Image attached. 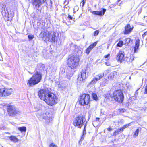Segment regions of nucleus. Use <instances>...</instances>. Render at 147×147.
<instances>
[{
	"mask_svg": "<svg viewBox=\"0 0 147 147\" xmlns=\"http://www.w3.org/2000/svg\"><path fill=\"white\" fill-rule=\"evenodd\" d=\"M115 73H116L117 74H115V75H119V73L117 72H115Z\"/></svg>",
	"mask_w": 147,
	"mask_h": 147,
	"instance_id": "obj_51",
	"label": "nucleus"
},
{
	"mask_svg": "<svg viewBox=\"0 0 147 147\" xmlns=\"http://www.w3.org/2000/svg\"><path fill=\"white\" fill-rule=\"evenodd\" d=\"M86 125H87L86 123L84 125V129L83 130V131H86Z\"/></svg>",
	"mask_w": 147,
	"mask_h": 147,
	"instance_id": "obj_43",
	"label": "nucleus"
},
{
	"mask_svg": "<svg viewBox=\"0 0 147 147\" xmlns=\"http://www.w3.org/2000/svg\"><path fill=\"white\" fill-rule=\"evenodd\" d=\"M49 92L47 90L41 89L38 92V94L40 98L45 101Z\"/></svg>",
	"mask_w": 147,
	"mask_h": 147,
	"instance_id": "obj_7",
	"label": "nucleus"
},
{
	"mask_svg": "<svg viewBox=\"0 0 147 147\" xmlns=\"http://www.w3.org/2000/svg\"><path fill=\"white\" fill-rule=\"evenodd\" d=\"M119 111L121 113H123L125 112V110L124 109L121 108L119 109Z\"/></svg>",
	"mask_w": 147,
	"mask_h": 147,
	"instance_id": "obj_37",
	"label": "nucleus"
},
{
	"mask_svg": "<svg viewBox=\"0 0 147 147\" xmlns=\"http://www.w3.org/2000/svg\"><path fill=\"white\" fill-rule=\"evenodd\" d=\"M102 10L100 11H92L91 12L93 14L98 15L100 16H103L106 10L104 8L102 9Z\"/></svg>",
	"mask_w": 147,
	"mask_h": 147,
	"instance_id": "obj_18",
	"label": "nucleus"
},
{
	"mask_svg": "<svg viewBox=\"0 0 147 147\" xmlns=\"http://www.w3.org/2000/svg\"><path fill=\"white\" fill-rule=\"evenodd\" d=\"M124 52L123 50H121L117 54V59L121 63L123 62L125 60Z\"/></svg>",
	"mask_w": 147,
	"mask_h": 147,
	"instance_id": "obj_12",
	"label": "nucleus"
},
{
	"mask_svg": "<svg viewBox=\"0 0 147 147\" xmlns=\"http://www.w3.org/2000/svg\"><path fill=\"white\" fill-rule=\"evenodd\" d=\"M110 56V54H107V55H106L105 56H104V57L105 58H108Z\"/></svg>",
	"mask_w": 147,
	"mask_h": 147,
	"instance_id": "obj_42",
	"label": "nucleus"
},
{
	"mask_svg": "<svg viewBox=\"0 0 147 147\" xmlns=\"http://www.w3.org/2000/svg\"><path fill=\"white\" fill-rule=\"evenodd\" d=\"M138 90H137L135 92V96H137V95L138 94Z\"/></svg>",
	"mask_w": 147,
	"mask_h": 147,
	"instance_id": "obj_47",
	"label": "nucleus"
},
{
	"mask_svg": "<svg viewBox=\"0 0 147 147\" xmlns=\"http://www.w3.org/2000/svg\"><path fill=\"white\" fill-rule=\"evenodd\" d=\"M133 28V27H131L129 24L127 25L125 27V30L124 32L125 34H127L130 33Z\"/></svg>",
	"mask_w": 147,
	"mask_h": 147,
	"instance_id": "obj_16",
	"label": "nucleus"
},
{
	"mask_svg": "<svg viewBox=\"0 0 147 147\" xmlns=\"http://www.w3.org/2000/svg\"><path fill=\"white\" fill-rule=\"evenodd\" d=\"M2 92L3 93V96H7L11 94L13 90L11 88H2Z\"/></svg>",
	"mask_w": 147,
	"mask_h": 147,
	"instance_id": "obj_13",
	"label": "nucleus"
},
{
	"mask_svg": "<svg viewBox=\"0 0 147 147\" xmlns=\"http://www.w3.org/2000/svg\"><path fill=\"white\" fill-rule=\"evenodd\" d=\"M68 17H69V18L70 19H71V20H72V19L73 17L71 15H70L69 14V15H68Z\"/></svg>",
	"mask_w": 147,
	"mask_h": 147,
	"instance_id": "obj_45",
	"label": "nucleus"
},
{
	"mask_svg": "<svg viewBox=\"0 0 147 147\" xmlns=\"http://www.w3.org/2000/svg\"><path fill=\"white\" fill-rule=\"evenodd\" d=\"M42 78L41 73L36 72L28 80L27 84L29 86L32 87L40 82Z\"/></svg>",
	"mask_w": 147,
	"mask_h": 147,
	"instance_id": "obj_1",
	"label": "nucleus"
},
{
	"mask_svg": "<svg viewBox=\"0 0 147 147\" xmlns=\"http://www.w3.org/2000/svg\"><path fill=\"white\" fill-rule=\"evenodd\" d=\"M77 66L75 65H69V67L71 69H76Z\"/></svg>",
	"mask_w": 147,
	"mask_h": 147,
	"instance_id": "obj_30",
	"label": "nucleus"
},
{
	"mask_svg": "<svg viewBox=\"0 0 147 147\" xmlns=\"http://www.w3.org/2000/svg\"><path fill=\"white\" fill-rule=\"evenodd\" d=\"M9 138L11 141L15 142H17L18 141V140L15 136H11Z\"/></svg>",
	"mask_w": 147,
	"mask_h": 147,
	"instance_id": "obj_23",
	"label": "nucleus"
},
{
	"mask_svg": "<svg viewBox=\"0 0 147 147\" xmlns=\"http://www.w3.org/2000/svg\"><path fill=\"white\" fill-rule=\"evenodd\" d=\"M112 98L119 103H122L123 101L124 96L121 90H118L113 92Z\"/></svg>",
	"mask_w": 147,
	"mask_h": 147,
	"instance_id": "obj_3",
	"label": "nucleus"
},
{
	"mask_svg": "<svg viewBox=\"0 0 147 147\" xmlns=\"http://www.w3.org/2000/svg\"><path fill=\"white\" fill-rule=\"evenodd\" d=\"M99 33V31L98 30L95 31L94 33V35L95 36H97Z\"/></svg>",
	"mask_w": 147,
	"mask_h": 147,
	"instance_id": "obj_35",
	"label": "nucleus"
},
{
	"mask_svg": "<svg viewBox=\"0 0 147 147\" xmlns=\"http://www.w3.org/2000/svg\"><path fill=\"white\" fill-rule=\"evenodd\" d=\"M105 97H107V96H105Z\"/></svg>",
	"mask_w": 147,
	"mask_h": 147,
	"instance_id": "obj_56",
	"label": "nucleus"
},
{
	"mask_svg": "<svg viewBox=\"0 0 147 147\" xmlns=\"http://www.w3.org/2000/svg\"><path fill=\"white\" fill-rule=\"evenodd\" d=\"M139 40H136L135 42V45L134 47V51L135 53H137L139 46Z\"/></svg>",
	"mask_w": 147,
	"mask_h": 147,
	"instance_id": "obj_20",
	"label": "nucleus"
},
{
	"mask_svg": "<svg viewBox=\"0 0 147 147\" xmlns=\"http://www.w3.org/2000/svg\"><path fill=\"white\" fill-rule=\"evenodd\" d=\"M86 119L83 115H80L76 117L73 121L74 125L78 128H81L85 122Z\"/></svg>",
	"mask_w": 147,
	"mask_h": 147,
	"instance_id": "obj_4",
	"label": "nucleus"
},
{
	"mask_svg": "<svg viewBox=\"0 0 147 147\" xmlns=\"http://www.w3.org/2000/svg\"><path fill=\"white\" fill-rule=\"evenodd\" d=\"M146 36H147V32H145L144 34L142 35V37L143 38H146Z\"/></svg>",
	"mask_w": 147,
	"mask_h": 147,
	"instance_id": "obj_38",
	"label": "nucleus"
},
{
	"mask_svg": "<svg viewBox=\"0 0 147 147\" xmlns=\"http://www.w3.org/2000/svg\"><path fill=\"white\" fill-rule=\"evenodd\" d=\"M90 101V96L88 94H83L80 97V103L82 105H88Z\"/></svg>",
	"mask_w": 147,
	"mask_h": 147,
	"instance_id": "obj_6",
	"label": "nucleus"
},
{
	"mask_svg": "<svg viewBox=\"0 0 147 147\" xmlns=\"http://www.w3.org/2000/svg\"><path fill=\"white\" fill-rule=\"evenodd\" d=\"M73 75V73L72 72L70 71H68L67 74L66 76L67 78L68 79H70L71 77Z\"/></svg>",
	"mask_w": 147,
	"mask_h": 147,
	"instance_id": "obj_24",
	"label": "nucleus"
},
{
	"mask_svg": "<svg viewBox=\"0 0 147 147\" xmlns=\"http://www.w3.org/2000/svg\"><path fill=\"white\" fill-rule=\"evenodd\" d=\"M97 42H95L93 43L90 45L86 49V52L88 55L91 50L96 46L97 45Z\"/></svg>",
	"mask_w": 147,
	"mask_h": 147,
	"instance_id": "obj_17",
	"label": "nucleus"
},
{
	"mask_svg": "<svg viewBox=\"0 0 147 147\" xmlns=\"http://www.w3.org/2000/svg\"><path fill=\"white\" fill-rule=\"evenodd\" d=\"M3 96V93L2 92V88L0 89V97Z\"/></svg>",
	"mask_w": 147,
	"mask_h": 147,
	"instance_id": "obj_41",
	"label": "nucleus"
},
{
	"mask_svg": "<svg viewBox=\"0 0 147 147\" xmlns=\"http://www.w3.org/2000/svg\"><path fill=\"white\" fill-rule=\"evenodd\" d=\"M131 77L130 76V77H129V79H131Z\"/></svg>",
	"mask_w": 147,
	"mask_h": 147,
	"instance_id": "obj_54",
	"label": "nucleus"
},
{
	"mask_svg": "<svg viewBox=\"0 0 147 147\" xmlns=\"http://www.w3.org/2000/svg\"><path fill=\"white\" fill-rule=\"evenodd\" d=\"M131 123H129V124H126L125 125H124L123 126V127H122V128H123V129H125V128L127 127H128L129 126H130L131 125Z\"/></svg>",
	"mask_w": 147,
	"mask_h": 147,
	"instance_id": "obj_34",
	"label": "nucleus"
},
{
	"mask_svg": "<svg viewBox=\"0 0 147 147\" xmlns=\"http://www.w3.org/2000/svg\"><path fill=\"white\" fill-rule=\"evenodd\" d=\"M116 74L117 73L115 72L111 73L108 76V79L110 80H113L115 77V74Z\"/></svg>",
	"mask_w": 147,
	"mask_h": 147,
	"instance_id": "obj_21",
	"label": "nucleus"
},
{
	"mask_svg": "<svg viewBox=\"0 0 147 147\" xmlns=\"http://www.w3.org/2000/svg\"><path fill=\"white\" fill-rule=\"evenodd\" d=\"M18 129L21 132H25L26 131V127L24 126L18 127Z\"/></svg>",
	"mask_w": 147,
	"mask_h": 147,
	"instance_id": "obj_25",
	"label": "nucleus"
},
{
	"mask_svg": "<svg viewBox=\"0 0 147 147\" xmlns=\"http://www.w3.org/2000/svg\"><path fill=\"white\" fill-rule=\"evenodd\" d=\"M45 102L48 105L52 106L56 104L57 102V97L53 93L50 92Z\"/></svg>",
	"mask_w": 147,
	"mask_h": 147,
	"instance_id": "obj_2",
	"label": "nucleus"
},
{
	"mask_svg": "<svg viewBox=\"0 0 147 147\" xmlns=\"http://www.w3.org/2000/svg\"><path fill=\"white\" fill-rule=\"evenodd\" d=\"M46 1V0H32V4L34 7L38 9Z\"/></svg>",
	"mask_w": 147,
	"mask_h": 147,
	"instance_id": "obj_9",
	"label": "nucleus"
},
{
	"mask_svg": "<svg viewBox=\"0 0 147 147\" xmlns=\"http://www.w3.org/2000/svg\"><path fill=\"white\" fill-rule=\"evenodd\" d=\"M92 96L93 97V98L94 99V100H97L98 99V98L97 97V95L96 94L92 93Z\"/></svg>",
	"mask_w": 147,
	"mask_h": 147,
	"instance_id": "obj_26",
	"label": "nucleus"
},
{
	"mask_svg": "<svg viewBox=\"0 0 147 147\" xmlns=\"http://www.w3.org/2000/svg\"><path fill=\"white\" fill-rule=\"evenodd\" d=\"M124 41L125 42L126 45H128L129 43H131L132 40L130 38H126L124 40Z\"/></svg>",
	"mask_w": 147,
	"mask_h": 147,
	"instance_id": "obj_22",
	"label": "nucleus"
},
{
	"mask_svg": "<svg viewBox=\"0 0 147 147\" xmlns=\"http://www.w3.org/2000/svg\"><path fill=\"white\" fill-rule=\"evenodd\" d=\"M77 53L78 56H81L82 55V51L80 50H78Z\"/></svg>",
	"mask_w": 147,
	"mask_h": 147,
	"instance_id": "obj_36",
	"label": "nucleus"
},
{
	"mask_svg": "<svg viewBox=\"0 0 147 147\" xmlns=\"http://www.w3.org/2000/svg\"><path fill=\"white\" fill-rule=\"evenodd\" d=\"M55 38V35L54 33L51 34L48 32V34H47L46 38H45V40L51 42H54Z\"/></svg>",
	"mask_w": 147,
	"mask_h": 147,
	"instance_id": "obj_14",
	"label": "nucleus"
},
{
	"mask_svg": "<svg viewBox=\"0 0 147 147\" xmlns=\"http://www.w3.org/2000/svg\"><path fill=\"white\" fill-rule=\"evenodd\" d=\"M118 130H119V131L120 132V131H123L124 129L122 127H121V128H119L118 129Z\"/></svg>",
	"mask_w": 147,
	"mask_h": 147,
	"instance_id": "obj_44",
	"label": "nucleus"
},
{
	"mask_svg": "<svg viewBox=\"0 0 147 147\" xmlns=\"http://www.w3.org/2000/svg\"><path fill=\"white\" fill-rule=\"evenodd\" d=\"M48 32L46 31L45 32H42L40 34V36L43 38V40H45L47 34H48Z\"/></svg>",
	"mask_w": 147,
	"mask_h": 147,
	"instance_id": "obj_19",
	"label": "nucleus"
},
{
	"mask_svg": "<svg viewBox=\"0 0 147 147\" xmlns=\"http://www.w3.org/2000/svg\"><path fill=\"white\" fill-rule=\"evenodd\" d=\"M139 132V129H137L135 131L134 134V136L135 137L137 136L138 135Z\"/></svg>",
	"mask_w": 147,
	"mask_h": 147,
	"instance_id": "obj_28",
	"label": "nucleus"
},
{
	"mask_svg": "<svg viewBox=\"0 0 147 147\" xmlns=\"http://www.w3.org/2000/svg\"><path fill=\"white\" fill-rule=\"evenodd\" d=\"M104 81L103 82V84H106L107 83V80L106 79H104Z\"/></svg>",
	"mask_w": 147,
	"mask_h": 147,
	"instance_id": "obj_40",
	"label": "nucleus"
},
{
	"mask_svg": "<svg viewBox=\"0 0 147 147\" xmlns=\"http://www.w3.org/2000/svg\"><path fill=\"white\" fill-rule=\"evenodd\" d=\"M80 6L82 5V6L83 7L84 5H83V2H81L80 4Z\"/></svg>",
	"mask_w": 147,
	"mask_h": 147,
	"instance_id": "obj_50",
	"label": "nucleus"
},
{
	"mask_svg": "<svg viewBox=\"0 0 147 147\" xmlns=\"http://www.w3.org/2000/svg\"><path fill=\"white\" fill-rule=\"evenodd\" d=\"M79 57L76 55H73L69 57L67 61V64H76L79 61Z\"/></svg>",
	"mask_w": 147,
	"mask_h": 147,
	"instance_id": "obj_8",
	"label": "nucleus"
},
{
	"mask_svg": "<svg viewBox=\"0 0 147 147\" xmlns=\"http://www.w3.org/2000/svg\"><path fill=\"white\" fill-rule=\"evenodd\" d=\"M117 3H116L115 4H114V5H115L116 6L117 5Z\"/></svg>",
	"mask_w": 147,
	"mask_h": 147,
	"instance_id": "obj_53",
	"label": "nucleus"
},
{
	"mask_svg": "<svg viewBox=\"0 0 147 147\" xmlns=\"http://www.w3.org/2000/svg\"><path fill=\"white\" fill-rule=\"evenodd\" d=\"M121 0H118V2H119V1H121Z\"/></svg>",
	"mask_w": 147,
	"mask_h": 147,
	"instance_id": "obj_55",
	"label": "nucleus"
},
{
	"mask_svg": "<svg viewBox=\"0 0 147 147\" xmlns=\"http://www.w3.org/2000/svg\"><path fill=\"white\" fill-rule=\"evenodd\" d=\"M50 147H58L56 145H53V143H51L50 145Z\"/></svg>",
	"mask_w": 147,
	"mask_h": 147,
	"instance_id": "obj_39",
	"label": "nucleus"
},
{
	"mask_svg": "<svg viewBox=\"0 0 147 147\" xmlns=\"http://www.w3.org/2000/svg\"><path fill=\"white\" fill-rule=\"evenodd\" d=\"M87 72V70H82L80 72V74H79L77 78L78 81L79 82H83L86 78V73Z\"/></svg>",
	"mask_w": 147,
	"mask_h": 147,
	"instance_id": "obj_10",
	"label": "nucleus"
},
{
	"mask_svg": "<svg viewBox=\"0 0 147 147\" xmlns=\"http://www.w3.org/2000/svg\"><path fill=\"white\" fill-rule=\"evenodd\" d=\"M123 42L122 41H120L117 45V46L121 47L123 45Z\"/></svg>",
	"mask_w": 147,
	"mask_h": 147,
	"instance_id": "obj_29",
	"label": "nucleus"
},
{
	"mask_svg": "<svg viewBox=\"0 0 147 147\" xmlns=\"http://www.w3.org/2000/svg\"><path fill=\"white\" fill-rule=\"evenodd\" d=\"M103 77V74H99L96 75L94 78L91 80L90 84H93L96 83V82L99 80Z\"/></svg>",
	"mask_w": 147,
	"mask_h": 147,
	"instance_id": "obj_15",
	"label": "nucleus"
},
{
	"mask_svg": "<svg viewBox=\"0 0 147 147\" xmlns=\"http://www.w3.org/2000/svg\"><path fill=\"white\" fill-rule=\"evenodd\" d=\"M86 0H83L82 1V2H83V5H84L85 2H86Z\"/></svg>",
	"mask_w": 147,
	"mask_h": 147,
	"instance_id": "obj_49",
	"label": "nucleus"
},
{
	"mask_svg": "<svg viewBox=\"0 0 147 147\" xmlns=\"http://www.w3.org/2000/svg\"><path fill=\"white\" fill-rule=\"evenodd\" d=\"M99 119H100V118H96V120L97 121H99Z\"/></svg>",
	"mask_w": 147,
	"mask_h": 147,
	"instance_id": "obj_52",
	"label": "nucleus"
},
{
	"mask_svg": "<svg viewBox=\"0 0 147 147\" xmlns=\"http://www.w3.org/2000/svg\"><path fill=\"white\" fill-rule=\"evenodd\" d=\"M7 110L10 116H13L16 114H19L20 111L14 106L9 105L7 107Z\"/></svg>",
	"mask_w": 147,
	"mask_h": 147,
	"instance_id": "obj_5",
	"label": "nucleus"
},
{
	"mask_svg": "<svg viewBox=\"0 0 147 147\" xmlns=\"http://www.w3.org/2000/svg\"><path fill=\"white\" fill-rule=\"evenodd\" d=\"M119 131L118 129L117 130L115 131L113 133V136H115L116 135L119 134Z\"/></svg>",
	"mask_w": 147,
	"mask_h": 147,
	"instance_id": "obj_31",
	"label": "nucleus"
},
{
	"mask_svg": "<svg viewBox=\"0 0 147 147\" xmlns=\"http://www.w3.org/2000/svg\"><path fill=\"white\" fill-rule=\"evenodd\" d=\"M109 73V70L108 69H107V70H106L104 71V73H101V74H103V76H104V75H106L108 73Z\"/></svg>",
	"mask_w": 147,
	"mask_h": 147,
	"instance_id": "obj_33",
	"label": "nucleus"
},
{
	"mask_svg": "<svg viewBox=\"0 0 147 147\" xmlns=\"http://www.w3.org/2000/svg\"><path fill=\"white\" fill-rule=\"evenodd\" d=\"M86 134V131H83L82 134V136L80 140V141H79V142L80 143V142H82L84 137L85 135Z\"/></svg>",
	"mask_w": 147,
	"mask_h": 147,
	"instance_id": "obj_27",
	"label": "nucleus"
},
{
	"mask_svg": "<svg viewBox=\"0 0 147 147\" xmlns=\"http://www.w3.org/2000/svg\"><path fill=\"white\" fill-rule=\"evenodd\" d=\"M107 130L108 131H111V130H112V129H113L112 128H111V127H110L107 128Z\"/></svg>",
	"mask_w": 147,
	"mask_h": 147,
	"instance_id": "obj_46",
	"label": "nucleus"
},
{
	"mask_svg": "<svg viewBox=\"0 0 147 147\" xmlns=\"http://www.w3.org/2000/svg\"><path fill=\"white\" fill-rule=\"evenodd\" d=\"M28 37L29 39L30 40H32L33 38L34 37V36L32 34L29 35L28 36Z\"/></svg>",
	"mask_w": 147,
	"mask_h": 147,
	"instance_id": "obj_32",
	"label": "nucleus"
},
{
	"mask_svg": "<svg viewBox=\"0 0 147 147\" xmlns=\"http://www.w3.org/2000/svg\"><path fill=\"white\" fill-rule=\"evenodd\" d=\"M2 13L3 16H5L10 19H11L14 15L13 11H11L9 8L6 10L5 11H3Z\"/></svg>",
	"mask_w": 147,
	"mask_h": 147,
	"instance_id": "obj_11",
	"label": "nucleus"
},
{
	"mask_svg": "<svg viewBox=\"0 0 147 147\" xmlns=\"http://www.w3.org/2000/svg\"><path fill=\"white\" fill-rule=\"evenodd\" d=\"M145 91L146 93L147 94V85L146 87V88L145 89Z\"/></svg>",
	"mask_w": 147,
	"mask_h": 147,
	"instance_id": "obj_48",
	"label": "nucleus"
}]
</instances>
